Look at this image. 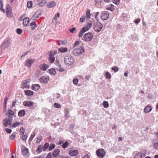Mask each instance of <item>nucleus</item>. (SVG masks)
Instances as JSON below:
<instances>
[{
	"label": "nucleus",
	"mask_w": 158,
	"mask_h": 158,
	"mask_svg": "<svg viewBox=\"0 0 158 158\" xmlns=\"http://www.w3.org/2000/svg\"><path fill=\"white\" fill-rule=\"evenodd\" d=\"M105 75L106 78L108 79H110L111 78V75L108 72L106 73Z\"/></svg>",
	"instance_id": "obj_41"
},
{
	"label": "nucleus",
	"mask_w": 158,
	"mask_h": 158,
	"mask_svg": "<svg viewBox=\"0 0 158 158\" xmlns=\"http://www.w3.org/2000/svg\"><path fill=\"white\" fill-rule=\"evenodd\" d=\"M152 108L150 106L148 105L145 107L144 109V112L145 113H148L152 110Z\"/></svg>",
	"instance_id": "obj_19"
},
{
	"label": "nucleus",
	"mask_w": 158,
	"mask_h": 158,
	"mask_svg": "<svg viewBox=\"0 0 158 158\" xmlns=\"http://www.w3.org/2000/svg\"><path fill=\"white\" fill-rule=\"evenodd\" d=\"M84 52V48L81 46L80 48H74L72 51L73 54L76 56H78L83 54Z\"/></svg>",
	"instance_id": "obj_1"
},
{
	"label": "nucleus",
	"mask_w": 158,
	"mask_h": 158,
	"mask_svg": "<svg viewBox=\"0 0 158 158\" xmlns=\"http://www.w3.org/2000/svg\"><path fill=\"white\" fill-rule=\"evenodd\" d=\"M103 26L100 22H98L96 23L95 27H94V30L96 32H99L102 28Z\"/></svg>",
	"instance_id": "obj_8"
},
{
	"label": "nucleus",
	"mask_w": 158,
	"mask_h": 158,
	"mask_svg": "<svg viewBox=\"0 0 158 158\" xmlns=\"http://www.w3.org/2000/svg\"><path fill=\"white\" fill-rule=\"evenodd\" d=\"M74 61V59L71 56H66L64 58V62L66 65H72L73 64Z\"/></svg>",
	"instance_id": "obj_2"
},
{
	"label": "nucleus",
	"mask_w": 158,
	"mask_h": 158,
	"mask_svg": "<svg viewBox=\"0 0 158 158\" xmlns=\"http://www.w3.org/2000/svg\"><path fill=\"white\" fill-rule=\"evenodd\" d=\"M40 85L38 84H33L32 86L31 89L32 90L35 91H37L40 88Z\"/></svg>",
	"instance_id": "obj_15"
},
{
	"label": "nucleus",
	"mask_w": 158,
	"mask_h": 158,
	"mask_svg": "<svg viewBox=\"0 0 158 158\" xmlns=\"http://www.w3.org/2000/svg\"><path fill=\"white\" fill-rule=\"evenodd\" d=\"M12 123V119L10 118H6L3 120V125L5 127H7L8 125L10 127H11V123Z\"/></svg>",
	"instance_id": "obj_3"
},
{
	"label": "nucleus",
	"mask_w": 158,
	"mask_h": 158,
	"mask_svg": "<svg viewBox=\"0 0 158 158\" xmlns=\"http://www.w3.org/2000/svg\"><path fill=\"white\" fill-rule=\"evenodd\" d=\"M55 144L53 143L50 144V146L49 147V148L48 149V150L49 151H51L53 149L55 148Z\"/></svg>",
	"instance_id": "obj_36"
},
{
	"label": "nucleus",
	"mask_w": 158,
	"mask_h": 158,
	"mask_svg": "<svg viewBox=\"0 0 158 158\" xmlns=\"http://www.w3.org/2000/svg\"><path fill=\"white\" fill-rule=\"evenodd\" d=\"M10 40L9 38L4 40L2 44L1 48L4 50L9 47L10 44Z\"/></svg>",
	"instance_id": "obj_5"
},
{
	"label": "nucleus",
	"mask_w": 158,
	"mask_h": 158,
	"mask_svg": "<svg viewBox=\"0 0 158 158\" xmlns=\"http://www.w3.org/2000/svg\"><path fill=\"white\" fill-rule=\"evenodd\" d=\"M32 1H29L27 3V6L29 8H31L32 6Z\"/></svg>",
	"instance_id": "obj_32"
},
{
	"label": "nucleus",
	"mask_w": 158,
	"mask_h": 158,
	"mask_svg": "<svg viewBox=\"0 0 158 158\" xmlns=\"http://www.w3.org/2000/svg\"><path fill=\"white\" fill-rule=\"evenodd\" d=\"M57 52L56 51H51L50 52V54L54 56L57 54Z\"/></svg>",
	"instance_id": "obj_62"
},
{
	"label": "nucleus",
	"mask_w": 158,
	"mask_h": 158,
	"mask_svg": "<svg viewBox=\"0 0 158 158\" xmlns=\"http://www.w3.org/2000/svg\"><path fill=\"white\" fill-rule=\"evenodd\" d=\"M22 139L23 140H26L27 138V135H25L24 134V135L23 134H22Z\"/></svg>",
	"instance_id": "obj_60"
},
{
	"label": "nucleus",
	"mask_w": 158,
	"mask_h": 158,
	"mask_svg": "<svg viewBox=\"0 0 158 158\" xmlns=\"http://www.w3.org/2000/svg\"><path fill=\"white\" fill-rule=\"evenodd\" d=\"M142 154L138 152H136L134 156V158H142Z\"/></svg>",
	"instance_id": "obj_29"
},
{
	"label": "nucleus",
	"mask_w": 158,
	"mask_h": 158,
	"mask_svg": "<svg viewBox=\"0 0 158 158\" xmlns=\"http://www.w3.org/2000/svg\"><path fill=\"white\" fill-rule=\"evenodd\" d=\"M87 31V29H85V27H83L80 31L78 34V36L80 38L82 36L84 33Z\"/></svg>",
	"instance_id": "obj_16"
},
{
	"label": "nucleus",
	"mask_w": 158,
	"mask_h": 158,
	"mask_svg": "<svg viewBox=\"0 0 158 158\" xmlns=\"http://www.w3.org/2000/svg\"><path fill=\"white\" fill-rule=\"evenodd\" d=\"M158 142L155 143L153 144V148L155 149H158Z\"/></svg>",
	"instance_id": "obj_47"
},
{
	"label": "nucleus",
	"mask_w": 158,
	"mask_h": 158,
	"mask_svg": "<svg viewBox=\"0 0 158 158\" xmlns=\"http://www.w3.org/2000/svg\"><path fill=\"white\" fill-rule=\"evenodd\" d=\"M11 10H6V15L7 17H11L12 15H11Z\"/></svg>",
	"instance_id": "obj_35"
},
{
	"label": "nucleus",
	"mask_w": 158,
	"mask_h": 158,
	"mask_svg": "<svg viewBox=\"0 0 158 158\" xmlns=\"http://www.w3.org/2000/svg\"><path fill=\"white\" fill-rule=\"evenodd\" d=\"M18 101V100L17 99H15L13 102L12 103V106H11V108L12 109L13 107H14L15 106V105L16 103Z\"/></svg>",
	"instance_id": "obj_49"
},
{
	"label": "nucleus",
	"mask_w": 158,
	"mask_h": 158,
	"mask_svg": "<svg viewBox=\"0 0 158 158\" xmlns=\"http://www.w3.org/2000/svg\"><path fill=\"white\" fill-rule=\"evenodd\" d=\"M106 9L108 10H110L111 11H113L114 10V6L111 4L106 6Z\"/></svg>",
	"instance_id": "obj_22"
},
{
	"label": "nucleus",
	"mask_w": 158,
	"mask_h": 158,
	"mask_svg": "<svg viewBox=\"0 0 158 158\" xmlns=\"http://www.w3.org/2000/svg\"><path fill=\"white\" fill-rule=\"evenodd\" d=\"M78 81V80L77 79L74 78L73 80V82L75 85H76L77 84Z\"/></svg>",
	"instance_id": "obj_53"
},
{
	"label": "nucleus",
	"mask_w": 158,
	"mask_h": 158,
	"mask_svg": "<svg viewBox=\"0 0 158 158\" xmlns=\"http://www.w3.org/2000/svg\"><path fill=\"white\" fill-rule=\"evenodd\" d=\"M83 38L85 41H90L93 39V34L90 32L87 33L84 35Z\"/></svg>",
	"instance_id": "obj_6"
},
{
	"label": "nucleus",
	"mask_w": 158,
	"mask_h": 158,
	"mask_svg": "<svg viewBox=\"0 0 158 158\" xmlns=\"http://www.w3.org/2000/svg\"><path fill=\"white\" fill-rule=\"evenodd\" d=\"M60 14L59 13H58L53 18V19L56 20L57 17L59 18L60 17Z\"/></svg>",
	"instance_id": "obj_52"
},
{
	"label": "nucleus",
	"mask_w": 158,
	"mask_h": 158,
	"mask_svg": "<svg viewBox=\"0 0 158 158\" xmlns=\"http://www.w3.org/2000/svg\"><path fill=\"white\" fill-rule=\"evenodd\" d=\"M25 130L23 129V127H22L20 128V132L21 134L24 135L25 132Z\"/></svg>",
	"instance_id": "obj_51"
},
{
	"label": "nucleus",
	"mask_w": 158,
	"mask_h": 158,
	"mask_svg": "<svg viewBox=\"0 0 158 158\" xmlns=\"http://www.w3.org/2000/svg\"><path fill=\"white\" fill-rule=\"evenodd\" d=\"M54 107L57 108H60L61 107V105L60 104H58V103H54L53 105Z\"/></svg>",
	"instance_id": "obj_44"
},
{
	"label": "nucleus",
	"mask_w": 158,
	"mask_h": 158,
	"mask_svg": "<svg viewBox=\"0 0 158 158\" xmlns=\"http://www.w3.org/2000/svg\"><path fill=\"white\" fill-rule=\"evenodd\" d=\"M47 3V2L45 0H43L40 2L38 3L37 5L40 6H44Z\"/></svg>",
	"instance_id": "obj_27"
},
{
	"label": "nucleus",
	"mask_w": 158,
	"mask_h": 158,
	"mask_svg": "<svg viewBox=\"0 0 158 158\" xmlns=\"http://www.w3.org/2000/svg\"><path fill=\"white\" fill-rule=\"evenodd\" d=\"M25 94L28 96H30L33 94L34 92L31 90H27L24 91Z\"/></svg>",
	"instance_id": "obj_23"
},
{
	"label": "nucleus",
	"mask_w": 158,
	"mask_h": 158,
	"mask_svg": "<svg viewBox=\"0 0 158 158\" xmlns=\"http://www.w3.org/2000/svg\"><path fill=\"white\" fill-rule=\"evenodd\" d=\"M92 24L91 23H89L87 24V25L86 26V27H85V29H87V31L92 26Z\"/></svg>",
	"instance_id": "obj_39"
},
{
	"label": "nucleus",
	"mask_w": 158,
	"mask_h": 158,
	"mask_svg": "<svg viewBox=\"0 0 158 158\" xmlns=\"http://www.w3.org/2000/svg\"><path fill=\"white\" fill-rule=\"evenodd\" d=\"M38 18V17H37V15H36V14L35 13V14L32 16V17L31 18V19L32 20H35Z\"/></svg>",
	"instance_id": "obj_61"
},
{
	"label": "nucleus",
	"mask_w": 158,
	"mask_h": 158,
	"mask_svg": "<svg viewBox=\"0 0 158 158\" xmlns=\"http://www.w3.org/2000/svg\"><path fill=\"white\" fill-rule=\"evenodd\" d=\"M37 105L35 104L34 105V104L33 105L30 106V108L32 110L34 109H35L37 107Z\"/></svg>",
	"instance_id": "obj_64"
},
{
	"label": "nucleus",
	"mask_w": 158,
	"mask_h": 158,
	"mask_svg": "<svg viewBox=\"0 0 158 158\" xmlns=\"http://www.w3.org/2000/svg\"><path fill=\"white\" fill-rule=\"evenodd\" d=\"M15 134L13 133L10 136V138L11 140H13L15 138Z\"/></svg>",
	"instance_id": "obj_46"
},
{
	"label": "nucleus",
	"mask_w": 158,
	"mask_h": 158,
	"mask_svg": "<svg viewBox=\"0 0 158 158\" xmlns=\"http://www.w3.org/2000/svg\"><path fill=\"white\" fill-rule=\"evenodd\" d=\"M28 82V81L27 80H25V81H23L22 82V86L25 85Z\"/></svg>",
	"instance_id": "obj_59"
},
{
	"label": "nucleus",
	"mask_w": 158,
	"mask_h": 158,
	"mask_svg": "<svg viewBox=\"0 0 158 158\" xmlns=\"http://www.w3.org/2000/svg\"><path fill=\"white\" fill-rule=\"evenodd\" d=\"M49 147V144L48 143H46L44 145V146H43V149L44 151H45Z\"/></svg>",
	"instance_id": "obj_33"
},
{
	"label": "nucleus",
	"mask_w": 158,
	"mask_h": 158,
	"mask_svg": "<svg viewBox=\"0 0 158 158\" xmlns=\"http://www.w3.org/2000/svg\"><path fill=\"white\" fill-rule=\"evenodd\" d=\"M85 18L84 16L81 17L80 19V20L81 22H84L85 21Z\"/></svg>",
	"instance_id": "obj_58"
},
{
	"label": "nucleus",
	"mask_w": 158,
	"mask_h": 158,
	"mask_svg": "<svg viewBox=\"0 0 158 158\" xmlns=\"http://www.w3.org/2000/svg\"><path fill=\"white\" fill-rule=\"evenodd\" d=\"M19 125V122H16L13 124H11V127L15 128Z\"/></svg>",
	"instance_id": "obj_40"
},
{
	"label": "nucleus",
	"mask_w": 158,
	"mask_h": 158,
	"mask_svg": "<svg viewBox=\"0 0 158 158\" xmlns=\"http://www.w3.org/2000/svg\"><path fill=\"white\" fill-rule=\"evenodd\" d=\"M58 51L60 52H65L67 51L68 48H61L58 49Z\"/></svg>",
	"instance_id": "obj_25"
},
{
	"label": "nucleus",
	"mask_w": 158,
	"mask_h": 158,
	"mask_svg": "<svg viewBox=\"0 0 158 158\" xmlns=\"http://www.w3.org/2000/svg\"><path fill=\"white\" fill-rule=\"evenodd\" d=\"M29 21L30 20L29 18L26 17L24 18L23 20V25L26 27L27 26H28V24L29 22Z\"/></svg>",
	"instance_id": "obj_20"
},
{
	"label": "nucleus",
	"mask_w": 158,
	"mask_h": 158,
	"mask_svg": "<svg viewBox=\"0 0 158 158\" xmlns=\"http://www.w3.org/2000/svg\"><path fill=\"white\" fill-rule=\"evenodd\" d=\"M103 107L105 108H107L109 107V105L108 102L104 101L103 103Z\"/></svg>",
	"instance_id": "obj_34"
},
{
	"label": "nucleus",
	"mask_w": 158,
	"mask_h": 158,
	"mask_svg": "<svg viewBox=\"0 0 158 158\" xmlns=\"http://www.w3.org/2000/svg\"><path fill=\"white\" fill-rule=\"evenodd\" d=\"M6 114L8 117H9V118H10L12 120V116L15 115L14 117L15 116V113L14 111L11 109L8 110L7 113Z\"/></svg>",
	"instance_id": "obj_11"
},
{
	"label": "nucleus",
	"mask_w": 158,
	"mask_h": 158,
	"mask_svg": "<svg viewBox=\"0 0 158 158\" xmlns=\"http://www.w3.org/2000/svg\"><path fill=\"white\" fill-rule=\"evenodd\" d=\"M43 149V145H39L38 147V148L36 150L37 153H40L42 151Z\"/></svg>",
	"instance_id": "obj_28"
},
{
	"label": "nucleus",
	"mask_w": 158,
	"mask_h": 158,
	"mask_svg": "<svg viewBox=\"0 0 158 158\" xmlns=\"http://www.w3.org/2000/svg\"><path fill=\"white\" fill-rule=\"evenodd\" d=\"M35 14L37 17L39 18L42 14V11L41 10H38L35 12Z\"/></svg>",
	"instance_id": "obj_37"
},
{
	"label": "nucleus",
	"mask_w": 158,
	"mask_h": 158,
	"mask_svg": "<svg viewBox=\"0 0 158 158\" xmlns=\"http://www.w3.org/2000/svg\"><path fill=\"white\" fill-rule=\"evenodd\" d=\"M48 66L47 64L44 63L42 65L41 69L45 71L48 69Z\"/></svg>",
	"instance_id": "obj_31"
},
{
	"label": "nucleus",
	"mask_w": 158,
	"mask_h": 158,
	"mask_svg": "<svg viewBox=\"0 0 158 158\" xmlns=\"http://www.w3.org/2000/svg\"><path fill=\"white\" fill-rule=\"evenodd\" d=\"M49 71L50 73L52 75H55L56 73L55 69L54 68H52L50 69H49Z\"/></svg>",
	"instance_id": "obj_30"
},
{
	"label": "nucleus",
	"mask_w": 158,
	"mask_h": 158,
	"mask_svg": "<svg viewBox=\"0 0 158 158\" xmlns=\"http://www.w3.org/2000/svg\"><path fill=\"white\" fill-rule=\"evenodd\" d=\"M25 114L26 112L24 110H20L18 113V115L19 117H23Z\"/></svg>",
	"instance_id": "obj_21"
},
{
	"label": "nucleus",
	"mask_w": 158,
	"mask_h": 158,
	"mask_svg": "<svg viewBox=\"0 0 158 158\" xmlns=\"http://www.w3.org/2000/svg\"><path fill=\"white\" fill-rule=\"evenodd\" d=\"M78 151L77 150H70L69 152V154L71 156H76L78 154Z\"/></svg>",
	"instance_id": "obj_13"
},
{
	"label": "nucleus",
	"mask_w": 158,
	"mask_h": 158,
	"mask_svg": "<svg viewBox=\"0 0 158 158\" xmlns=\"http://www.w3.org/2000/svg\"><path fill=\"white\" fill-rule=\"evenodd\" d=\"M22 152L23 155L25 156H26L29 153V149L28 148L24 147L23 149H22Z\"/></svg>",
	"instance_id": "obj_14"
},
{
	"label": "nucleus",
	"mask_w": 158,
	"mask_h": 158,
	"mask_svg": "<svg viewBox=\"0 0 158 158\" xmlns=\"http://www.w3.org/2000/svg\"><path fill=\"white\" fill-rule=\"evenodd\" d=\"M21 88L23 89L24 88L29 89L30 88V85L26 84L25 85L22 86Z\"/></svg>",
	"instance_id": "obj_48"
},
{
	"label": "nucleus",
	"mask_w": 158,
	"mask_h": 158,
	"mask_svg": "<svg viewBox=\"0 0 158 158\" xmlns=\"http://www.w3.org/2000/svg\"><path fill=\"white\" fill-rule=\"evenodd\" d=\"M56 3L54 1H51L48 2L47 5V7L48 8H51L54 7L56 6Z\"/></svg>",
	"instance_id": "obj_17"
},
{
	"label": "nucleus",
	"mask_w": 158,
	"mask_h": 158,
	"mask_svg": "<svg viewBox=\"0 0 158 158\" xmlns=\"http://www.w3.org/2000/svg\"><path fill=\"white\" fill-rule=\"evenodd\" d=\"M55 60V58L54 56L51 55L50 54L49 55V57L48 58V60L51 63H52L54 62Z\"/></svg>",
	"instance_id": "obj_24"
},
{
	"label": "nucleus",
	"mask_w": 158,
	"mask_h": 158,
	"mask_svg": "<svg viewBox=\"0 0 158 158\" xmlns=\"http://www.w3.org/2000/svg\"><path fill=\"white\" fill-rule=\"evenodd\" d=\"M91 14L90 13V10L88 9L86 12V16L87 18H89L90 17Z\"/></svg>",
	"instance_id": "obj_43"
},
{
	"label": "nucleus",
	"mask_w": 158,
	"mask_h": 158,
	"mask_svg": "<svg viewBox=\"0 0 158 158\" xmlns=\"http://www.w3.org/2000/svg\"><path fill=\"white\" fill-rule=\"evenodd\" d=\"M30 26H34L35 27H36L37 25L35 22H31L30 23Z\"/></svg>",
	"instance_id": "obj_57"
},
{
	"label": "nucleus",
	"mask_w": 158,
	"mask_h": 158,
	"mask_svg": "<svg viewBox=\"0 0 158 158\" xmlns=\"http://www.w3.org/2000/svg\"><path fill=\"white\" fill-rule=\"evenodd\" d=\"M111 69L114 70L115 72H118V68L116 66H115L114 67H112L111 68Z\"/></svg>",
	"instance_id": "obj_50"
},
{
	"label": "nucleus",
	"mask_w": 158,
	"mask_h": 158,
	"mask_svg": "<svg viewBox=\"0 0 158 158\" xmlns=\"http://www.w3.org/2000/svg\"><path fill=\"white\" fill-rule=\"evenodd\" d=\"M60 152V150L58 149H55L54 150V153L53 154V156L54 157H57L58 156Z\"/></svg>",
	"instance_id": "obj_18"
},
{
	"label": "nucleus",
	"mask_w": 158,
	"mask_h": 158,
	"mask_svg": "<svg viewBox=\"0 0 158 158\" xmlns=\"http://www.w3.org/2000/svg\"><path fill=\"white\" fill-rule=\"evenodd\" d=\"M76 27H73L71 29H69V31H70V32L73 33H75V32H74L76 30Z\"/></svg>",
	"instance_id": "obj_56"
},
{
	"label": "nucleus",
	"mask_w": 158,
	"mask_h": 158,
	"mask_svg": "<svg viewBox=\"0 0 158 158\" xmlns=\"http://www.w3.org/2000/svg\"><path fill=\"white\" fill-rule=\"evenodd\" d=\"M42 139L43 138L42 136H40L39 138H38L37 140L36 141V143H40Z\"/></svg>",
	"instance_id": "obj_54"
},
{
	"label": "nucleus",
	"mask_w": 158,
	"mask_h": 158,
	"mask_svg": "<svg viewBox=\"0 0 158 158\" xmlns=\"http://www.w3.org/2000/svg\"><path fill=\"white\" fill-rule=\"evenodd\" d=\"M96 154L99 158H103L106 154V152L104 149L100 148L97 150Z\"/></svg>",
	"instance_id": "obj_4"
},
{
	"label": "nucleus",
	"mask_w": 158,
	"mask_h": 158,
	"mask_svg": "<svg viewBox=\"0 0 158 158\" xmlns=\"http://www.w3.org/2000/svg\"><path fill=\"white\" fill-rule=\"evenodd\" d=\"M69 144L68 142L66 141L64 143H63V144H62V147L64 148H65L67 147Z\"/></svg>",
	"instance_id": "obj_38"
},
{
	"label": "nucleus",
	"mask_w": 158,
	"mask_h": 158,
	"mask_svg": "<svg viewBox=\"0 0 158 158\" xmlns=\"http://www.w3.org/2000/svg\"><path fill=\"white\" fill-rule=\"evenodd\" d=\"M33 102L31 101H25L23 102V105L25 106L30 107L34 104Z\"/></svg>",
	"instance_id": "obj_12"
},
{
	"label": "nucleus",
	"mask_w": 158,
	"mask_h": 158,
	"mask_svg": "<svg viewBox=\"0 0 158 158\" xmlns=\"http://www.w3.org/2000/svg\"><path fill=\"white\" fill-rule=\"evenodd\" d=\"M35 135V132H33L31 134L29 139V141H31L34 138V137Z\"/></svg>",
	"instance_id": "obj_42"
},
{
	"label": "nucleus",
	"mask_w": 158,
	"mask_h": 158,
	"mask_svg": "<svg viewBox=\"0 0 158 158\" xmlns=\"http://www.w3.org/2000/svg\"><path fill=\"white\" fill-rule=\"evenodd\" d=\"M16 31L18 34L20 35L22 33L23 30L21 29L18 28L17 29Z\"/></svg>",
	"instance_id": "obj_45"
},
{
	"label": "nucleus",
	"mask_w": 158,
	"mask_h": 158,
	"mask_svg": "<svg viewBox=\"0 0 158 158\" xmlns=\"http://www.w3.org/2000/svg\"><path fill=\"white\" fill-rule=\"evenodd\" d=\"M5 131L8 134L11 133L12 131L11 129L9 128H6L5 129Z\"/></svg>",
	"instance_id": "obj_55"
},
{
	"label": "nucleus",
	"mask_w": 158,
	"mask_h": 158,
	"mask_svg": "<svg viewBox=\"0 0 158 158\" xmlns=\"http://www.w3.org/2000/svg\"><path fill=\"white\" fill-rule=\"evenodd\" d=\"M67 43V40L62 41L61 40H59L58 41V45H60L61 44L64 45H66Z\"/></svg>",
	"instance_id": "obj_26"
},
{
	"label": "nucleus",
	"mask_w": 158,
	"mask_h": 158,
	"mask_svg": "<svg viewBox=\"0 0 158 158\" xmlns=\"http://www.w3.org/2000/svg\"><path fill=\"white\" fill-rule=\"evenodd\" d=\"M35 60L34 59H27L26 60L25 62V65L28 67H30L31 65L35 62Z\"/></svg>",
	"instance_id": "obj_9"
},
{
	"label": "nucleus",
	"mask_w": 158,
	"mask_h": 158,
	"mask_svg": "<svg viewBox=\"0 0 158 158\" xmlns=\"http://www.w3.org/2000/svg\"><path fill=\"white\" fill-rule=\"evenodd\" d=\"M39 81L42 83L46 84L49 81V77L48 76H44L40 78Z\"/></svg>",
	"instance_id": "obj_10"
},
{
	"label": "nucleus",
	"mask_w": 158,
	"mask_h": 158,
	"mask_svg": "<svg viewBox=\"0 0 158 158\" xmlns=\"http://www.w3.org/2000/svg\"><path fill=\"white\" fill-rule=\"evenodd\" d=\"M109 17L108 12L107 11H103L101 14V19L103 20L107 19Z\"/></svg>",
	"instance_id": "obj_7"
},
{
	"label": "nucleus",
	"mask_w": 158,
	"mask_h": 158,
	"mask_svg": "<svg viewBox=\"0 0 158 158\" xmlns=\"http://www.w3.org/2000/svg\"><path fill=\"white\" fill-rule=\"evenodd\" d=\"M52 154L50 152L48 153L47 154L46 158H52Z\"/></svg>",
	"instance_id": "obj_63"
}]
</instances>
